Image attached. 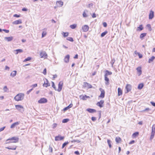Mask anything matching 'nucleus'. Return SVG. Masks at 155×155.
I'll return each instance as SVG.
<instances>
[{
    "instance_id": "nucleus-1",
    "label": "nucleus",
    "mask_w": 155,
    "mask_h": 155,
    "mask_svg": "<svg viewBox=\"0 0 155 155\" xmlns=\"http://www.w3.org/2000/svg\"><path fill=\"white\" fill-rule=\"evenodd\" d=\"M24 95L23 93L18 94L14 97V99L17 101H22L24 98Z\"/></svg>"
},
{
    "instance_id": "nucleus-2",
    "label": "nucleus",
    "mask_w": 155,
    "mask_h": 155,
    "mask_svg": "<svg viewBox=\"0 0 155 155\" xmlns=\"http://www.w3.org/2000/svg\"><path fill=\"white\" fill-rule=\"evenodd\" d=\"M16 108L20 112L22 113L24 111V109L23 106L21 105H16Z\"/></svg>"
},
{
    "instance_id": "nucleus-3",
    "label": "nucleus",
    "mask_w": 155,
    "mask_h": 155,
    "mask_svg": "<svg viewBox=\"0 0 155 155\" xmlns=\"http://www.w3.org/2000/svg\"><path fill=\"white\" fill-rule=\"evenodd\" d=\"M40 54L41 58H43L44 59L46 58L48 56L47 54L45 51L40 52Z\"/></svg>"
},
{
    "instance_id": "nucleus-4",
    "label": "nucleus",
    "mask_w": 155,
    "mask_h": 155,
    "mask_svg": "<svg viewBox=\"0 0 155 155\" xmlns=\"http://www.w3.org/2000/svg\"><path fill=\"white\" fill-rule=\"evenodd\" d=\"M12 143H16L18 142L19 138L18 137H14L10 138Z\"/></svg>"
},
{
    "instance_id": "nucleus-5",
    "label": "nucleus",
    "mask_w": 155,
    "mask_h": 155,
    "mask_svg": "<svg viewBox=\"0 0 155 155\" xmlns=\"http://www.w3.org/2000/svg\"><path fill=\"white\" fill-rule=\"evenodd\" d=\"M47 101L48 100L46 98H42L38 101V103L39 104H42L47 103Z\"/></svg>"
},
{
    "instance_id": "nucleus-6",
    "label": "nucleus",
    "mask_w": 155,
    "mask_h": 155,
    "mask_svg": "<svg viewBox=\"0 0 155 155\" xmlns=\"http://www.w3.org/2000/svg\"><path fill=\"white\" fill-rule=\"evenodd\" d=\"M63 85V83L62 81H60L58 84V88L57 89L56 91H57L58 92H60L61 90L62 87Z\"/></svg>"
},
{
    "instance_id": "nucleus-7",
    "label": "nucleus",
    "mask_w": 155,
    "mask_h": 155,
    "mask_svg": "<svg viewBox=\"0 0 155 155\" xmlns=\"http://www.w3.org/2000/svg\"><path fill=\"white\" fill-rule=\"evenodd\" d=\"M83 87H87L88 88H91L92 87V86L87 82L84 83Z\"/></svg>"
},
{
    "instance_id": "nucleus-8",
    "label": "nucleus",
    "mask_w": 155,
    "mask_h": 155,
    "mask_svg": "<svg viewBox=\"0 0 155 155\" xmlns=\"http://www.w3.org/2000/svg\"><path fill=\"white\" fill-rule=\"evenodd\" d=\"M125 89L126 90V91L125 92V93H127L130 91L131 89V85L129 84H127L126 87Z\"/></svg>"
},
{
    "instance_id": "nucleus-9",
    "label": "nucleus",
    "mask_w": 155,
    "mask_h": 155,
    "mask_svg": "<svg viewBox=\"0 0 155 155\" xmlns=\"http://www.w3.org/2000/svg\"><path fill=\"white\" fill-rule=\"evenodd\" d=\"M64 137L61 136L60 135H58V136H56L55 137V141L61 140H63Z\"/></svg>"
},
{
    "instance_id": "nucleus-10",
    "label": "nucleus",
    "mask_w": 155,
    "mask_h": 155,
    "mask_svg": "<svg viewBox=\"0 0 155 155\" xmlns=\"http://www.w3.org/2000/svg\"><path fill=\"white\" fill-rule=\"evenodd\" d=\"M100 91H101V94L99 97L102 98H103L104 97L105 95V91L101 88H100Z\"/></svg>"
},
{
    "instance_id": "nucleus-11",
    "label": "nucleus",
    "mask_w": 155,
    "mask_h": 155,
    "mask_svg": "<svg viewBox=\"0 0 155 155\" xmlns=\"http://www.w3.org/2000/svg\"><path fill=\"white\" fill-rule=\"evenodd\" d=\"M136 70L137 71V73L138 76H140L142 73L141 67H139L136 68Z\"/></svg>"
},
{
    "instance_id": "nucleus-12",
    "label": "nucleus",
    "mask_w": 155,
    "mask_h": 155,
    "mask_svg": "<svg viewBox=\"0 0 155 155\" xmlns=\"http://www.w3.org/2000/svg\"><path fill=\"white\" fill-rule=\"evenodd\" d=\"M46 81H45L43 84V86L45 87H47L50 86V84L48 82V80L47 79H45Z\"/></svg>"
},
{
    "instance_id": "nucleus-13",
    "label": "nucleus",
    "mask_w": 155,
    "mask_h": 155,
    "mask_svg": "<svg viewBox=\"0 0 155 155\" xmlns=\"http://www.w3.org/2000/svg\"><path fill=\"white\" fill-rule=\"evenodd\" d=\"M82 29L84 32L87 31L89 29V27L87 25H85L82 27Z\"/></svg>"
},
{
    "instance_id": "nucleus-14",
    "label": "nucleus",
    "mask_w": 155,
    "mask_h": 155,
    "mask_svg": "<svg viewBox=\"0 0 155 155\" xmlns=\"http://www.w3.org/2000/svg\"><path fill=\"white\" fill-rule=\"evenodd\" d=\"M104 101L103 100H101L100 101L98 102L96 105L97 106L100 107H103L102 104L104 103Z\"/></svg>"
},
{
    "instance_id": "nucleus-15",
    "label": "nucleus",
    "mask_w": 155,
    "mask_h": 155,
    "mask_svg": "<svg viewBox=\"0 0 155 155\" xmlns=\"http://www.w3.org/2000/svg\"><path fill=\"white\" fill-rule=\"evenodd\" d=\"M154 17V12L151 10L150 11L149 14V19H152Z\"/></svg>"
},
{
    "instance_id": "nucleus-16",
    "label": "nucleus",
    "mask_w": 155,
    "mask_h": 155,
    "mask_svg": "<svg viewBox=\"0 0 155 155\" xmlns=\"http://www.w3.org/2000/svg\"><path fill=\"white\" fill-rule=\"evenodd\" d=\"M20 122L19 121L17 122H16L14 123L13 124L11 125L10 126V128H14L15 126L18 125L20 124Z\"/></svg>"
},
{
    "instance_id": "nucleus-17",
    "label": "nucleus",
    "mask_w": 155,
    "mask_h": 155,
    "mask_svg": "<svg viewBox=\"0 0 155 155\" xmlns=\"http://www.w3.org/2000/svg\"><path fill=\"white\" fill-rule=\"evenodd\" d=\"M22 23V21L21 19H19L18 20H16L12 22V24L15 25H18Z\"/></svg>"
},
{
    "instance_id": "nucleus-18",
    "label": "nucleus",
    "mask_w": 155,
    "mask_h": 155,
    "mask_svg": "<svg viewBox=\"0 0 155 155\" xmlns=\"http://www.w3.org/2000/svg\"><path fill=\"white\" fill-rule=\"evenodd\" d=\"M70 58V56L69 54L67 55L64 58V60L66 63H68L69 62Z\"/></svg>"
},
{
    "instance_id": "nucleus-19",
    "label": "nucleus",
    "mask_w": 155,
    "mask_h": 155,
    "mask_svg": "<svg viewBox=\"0 0 155 155\" xmlns=\"http://www.w3.org/2000/svg\"><path fill=\"white\" fill-rule=\"evenodd\" d=\"M89 97V96H87L86 95H81L80 96V98L83 100H86V98Z\"/></svg>"
},
{
    "instance_id": "nucleus-20",
    "label": "nucleus",
    "mask_w": 155,
    "mask_h": 155,
    "mask_svg": "<svg viewBox=\"0 0 155 155\" xmlns=\"http://www.w3.org/2000/svg\"><path fill=\"white\" fill-rule=\"evenodd\" d=\"M13 37L11 36L8 37H5L4 39L5 40L7 41H12L13 39Z\"/></svg>"
},
{
    "instance_id": "nucleus-21",
    "label": "nucleus",
    "mask_w": 155,
    "mask_h": 155,
    "mask_svg": "<svg viewBox=\"0 0 155 155\" xmlns=\"http://www.w3.org/2000/svg\"><path fill=\"white\" fill-rule=\"evenodd\" d=\"M17 146L14 145L13 146H9V147H6V148L9 150H15L16 149Z\"/></svg>"
},
{
    "instance_id": "nucleus-22",
    "label": "nucleus",
    "mask_w": 155,
    "mask_h": 155,
    "mask_svg": "<svg viewBox=\"0 0 155 155\" xmlns=\"http://www.w3.org/2000/svg\"><path fill=\"white\" fill-rule=\"evenodd\" d=\"M73 106V104H70L68 106L64 108V109H63V110L64 111H66V110H68V109H69L71 107Z\"/></svg>"
},
{
    "instance_id": "nucleus-23",
    "label": "nucleus",
    "mask_w": 155,
    "mask_h": 155,
    "mask_svg": "<svg viewBox=\"0 0 155 155\" xmlns=\"http://www.w3.org/2000/svg\"><path fill=\"white\" fill-rule=\"evenodd\" d=\"M104 80L106 81L105 83L106 85H108L109 84V79L106 76H104Z\"/></svg>"
},
{
    "instance_id": "nucleus-24",
    "label": "nucleus",
    "mask_w": 155,
    "mask_h": 155,
    "mask_svg": "<svg viewBox=\"0 0 155 155\" xmlns=\"http://www.w3.org/2000/svg\"><path fill=\"white\" fill-rule=\"evenodd\" d=\"M86 110L89 112L90 113H93L94 112H95L96 111L94 109H92L91 108H88Z\"/></svg>"
},
{
    "instance_id": "nucleus-25",
    "label": "nucleus",
    "mask_w": 155,
    "mask_h": 155,
    "mask_svg": "<svg viewBox=\"0 0 155 155\" xmlns=\"http://www.w3.org/2000/svg\"><path fill=\"white\" fill-rule=\"evenodd\" d=\"M56 4L57 5H58V6L61 7L63 5V2L61 1H57Z\"/></svg>"
},
{
    "instance_id": "nucleus-26",
    "label": "nucleus",
    "mask_w": 155,
    "mask_h": 155,
    "mask_svg": "<svg viewBox=\"0 0 155 155\" xmlns=\"http://www.w3.org/2000/svg\"><path fill=\"white\" fill-rule=\"evenodd\" d=\"M122 91L120 88H118V94L119 96L122 95Z\"/></svg>"
},
{
    "instance_id": "nucleus-27",
    "label": "nucleus",
    "mask_w": 155,
    "mask_h": 155,
    "mask_svg": "<svg viewBox=\"0 0 155 155\" xmlns=\"http://www.w3.org/2000/svg\"><path fill=\"white\" fill-rule=\"evenodd\" d=\"M17 71H14L10 74V76L12 77L15 76L16 74Z\"/></svg>"
},
{
    "instance_id": "nucleus-28",
    "label": "nucleus",
    "mask_w": 155,
    "mask_h": 155,
    "mask_svg": "<svg viewBox=\"0 0 155 155\" xmlns=\"http://www.w3.org/2000/svg\"><path fill=\"white\" fill-rule=\"evenodd\" d=\"M112 74V72H111L110 71H109L108 70H106L105 71V74L104 75V76H106L107 77V76L108 75H111Z\"/></svg>"
},
{
    "instance_id": "nucleus-29",
    "label": "nucleus",
    "mask_w": 155,
    "mask_h": 155,
    "mask_svg": "<svg viewBox=\"0 0 155 155\" xmlns=\"http://www.w3.org/2000/svg\"><path fill=\"white\" fill-rule=\"evenodd\" d=\"M143 83H140L138 85L137 88L139 89H141L143 87Z\"/></svg>"
},
{
    "instance_id": "nucleus-30",
    "label": "nucleus",
    "mask_w": 155,
    "mask_h": 155,
    "mask_svg": "<svg viewBox=\"0 0 155 155\" xmlns=\"http://www.w3.org/2000/svg\"><path fill=\"white\" fill-rule=\"evenodd\" d=\"M146 35L147 33H145L141 34L140 36V38H141V39H143V37L145 36Z\"/></svg>"
},
{
    "instance_id": "nucleus-31",
    "label": "nucleus",
    "mask_w": 155,
    "mask_h": 155,
    "mask_svg": "<svg viewBox=\"0 0 155 155\" xmlns=\"http://www.w3.org/2000/svg\"><path fill=\"white\" fill-rule=\"evenodd\" d=\"M155 59V57L154 56H152L150 58H149L148 60V62L149 63H150L153 61Z\"/></svg>"
},
{
    "instance_id": "nucleus-32",
    "label": "nucleus",
    "mask_w": 155,
    "mask_h": 155,
    "mask_svg": "<svg viewBox=\"0 0 155 155\" xmlns=\"http://www.w3.org/2000/svg\"><path fill=\"white\" fill-rule=\"evenodd\" d=\"M143 29L142 25H140L139 27L137 28V30L139 31H141Z\"/></svg>"
},
{
    "instance_id": "nucleus-33",
    "label": "nucleus",
    "mask_w": 155,
    "mask_h": 155,
    "mask_svg": "<svg viewBox=\"0 0 155 155\" xmlns=\"http://www.w3.org/2000/svg\"><path fill=\"white\" fill-rule=\"evenodd\" d=\"M14 51H16V53H15L16 54H18L19 53L22 52L23 51V50L21 49H17L14 50Z\"/></svg>"
},
{
    "instance_id": "nucleus-34",
    "label": "nucleus",
    "mask_w": 155,
    "mask_h": 155,
    "mask_svg": "<svg viewBox=\"0 0 155 155\" xmlns=\"http://www.w3.org/2000/svg\"><path fill=\"white\" fill-rule=\"evenodd\" d=\"M116 142L117 143H119L120 141H121V139L119 137H116L115 138Z\"/></svg>"
},
{
    "instance_id": "nucleus-35",
    "label": "nucleus",
    "mask_w": 155,
    "mask_h": 155,
    "mask_svg": "<svg viewBox=\"0 0 155 155\" xmlns=\"http://www.w3.org/2000/svg\"><path fill=\"white\" fill-rule=\"evenodd\" d=\"M155 134V132L152 131L151 134V135H150V140H152L153 138L154 135V134Z\"/></svg>"
},
{
    "instance_id": "nucleus-36",
    "label": "nucleus",
    "mask_w": 155,
    "mask_h": 155,
    "mask_svg": "<svg viewBox=\"0 0 155 155\" xmlns=\"http://www.w3.org/2000/svg\"><path fill=\"white\" fill-rule=\"evenodd\" d=\"M107 142L109 145V147L110 148H111L112 147V145L111 144V141L110 140L108 139L107 140Z\"/></svg>"
},
{
    "instance_id": "nucleus-37",
    "label": "nucleus",
    "mask_w": 155,
    "mask_h": 155,
    "mask_svg": "<svg viewBox=\"0 0 155 155\" xmlns=\"http://www.w3.org/2000/svg\"><path fill=\"white\" fill-rule=\"evenodd\" d=\"M107 33V31H105L104 32L102 33L101 35V37H104Z\"/></svg>"
},
{
    "instance_id": "nucleus-38",
    "label": "nucleus",
    "mask_w": 155,
    "mask_h": 155,
    "mask_svg": "<svg viewBox=\"0 0 155 155\" xmlns=\"http://www.w3.org/2000/svg\"><path fill=\"white\" fill-rule=\"evenodd\" d=\"M69 120L68 119H65L63 120L62 122L63 123H66L68 122Z\"/></svg>"
},
{
    "instance_id": "nucleus-39",
    "label": "nucleus",
    "mask_w": 155,
    "mask_h": 155,
    "mask_svg": "<svg viewBox=\"0 0 155 155\" xmlns=\"http://www.w3.org/2000/svg\"><path fill=\"white\" fill-rule=\"evenodd\" d=\"M137 54L140 58H141L143 57V55L141 54L139 52L136 53V54Z\"/></svg>"
},
{
    "instance_id": "nucleus-40",
    "label": "nucleus",
    "mask_w": 155,
    "mask_h": 155,
    "mask_svg": "<svg viewBox=\"0 0 155 155\" xmlns=\"http://www.w3.org/2000/svg\"><path fill=\"white\" fill-rule=\"evenodd\" d=\"M76 27V24H73L70 26V27L72 29H74Z\"/></svg>"
},
{
    "instance_id": "nucleus-41",
    "label": "nucleus",
    "mask_w": 155,
    "mask_h": 155,
    "mask_svg": "<svg viewBox=\"0 0 155 155\" xmlns=\"http://www.w3.org/2000/svg\"><path fill=\"white\" fill-rule=\"evenodd\" d=\"M47 34L46 31H43L42 33V38L44 37Z\"/></svg>"
},
{
    "instance_id": "nucleus-42",
    "label": "nucleus",
    "mask_w": 155,
    "mask_h": 155,
    "mask_svg": "<svg viewBox=\"0 0 155 155\" xmlns=\"http://www.w3.org/2000/svg\"><path fill=\"white\" fill-rule=\"evenodd\" d=\"M69 142H65L63 143L62 146V148H63L64 147L66 146L67 144H68Z\"/></svg>"
},
{
    "instance_id": "nucleus-43",
    "label": "nucleus",
    "mask_w": 155,
    "mask_h": 155,
    "mask_svg": "<svg viewBox=\"0 0 155 155\" xmlns=\"http://www.w3.org/2000/svg\"><path fill=\"white\" fill-rule=\"evenodd\" d=\"M67 40L71 42H73L74 41L73 38H72L70 37H68L67 38Z\"/></svg>"
},
{
    "instance_id": "nucleus-44",
    "label": "nucleus",
    "mask_w": 155,
    "mask_h": 155,
    "mask_svg": "<svg viewBox=\"0 0 155 155\" xmlns=\"http://www.w3.org/2000/svg\"><path fill=\"white\" fill-rule=\"evenodd\" d=\"M10 143H12V142H11V141L10 140V138H9L6 140L5 143L8 144Z\"/></svg>"
},
{
    "instance_id": "nucleus-45",
    "label": "nucleus",
    "mask_w": 155,
    "mask_h": 155,
    "mask_svg": "<svg viewBox=\"0 0 155 155\" xmlns=\"http://www.w3.org/2000/svg\"><path fill=\"white\" fill-rule=\"evenodd\" d=\"M63 35L64 36V37H67L68 35V32H63Z\"/></svg>"
},
{
    "instance_id": "nucleus-46",
    "label": "nucleus",
    "mask_w": 155,
    "mask_h": 155,
    "mask_svg": "<svg viewBox=\"0 0 155 155\" xmlns=\"http://www.w3.org/2000/svg\"><path fill=\"white\" fill-rule=\"evenodd\" d=\"M115 60L114 58L112 59L111 61V64H112V66L113 67V65L114 64V62H115Z\"/></svg>"
},
{
    "instance_id": "nucleus-47",
    "label": "nucleus",
    "mask_w": 155,
    "mask_h": 155,
    "mask_svg": "<svg viewBox=\"0 0 155 155\" xmlns=\"http://www.w3.org/2000/svg\"><path fill=\"white\" fill-rule=\"evenodd\" d=\"M152 131L155 132V125L154 124L153 125Z\"/></svg>"
},
{
    "instance_id": "nucleus-48",
    "label": "nucleus",
    "mask_w": 155,
    "mask_h": 155,
    "mask_svg": "<svg viewBox=\"0 0 155 155\" xmlns=\"http://www.w3.org/2000/svg\"><path fill=\"white\" fill-rule=\"evenodd\" d=\"M52 87L56 91L57 89H56V88L55 86L54 83V82H53L52 81Z\"/></svg>"
},
{
    "instance_id": "nucleus-49",
    "label": "nucleus",
    "mask_w": 155,
    "mask_h": 155,
    "mask_svg": "<svg viewBox=\"0 0 155 155\" xmlns=\"http://www.w3.org/2000/svg\"><path fill=\"white\" fill-rule=\"evenodd\" d=\"M57 125V124L56 123L53 124V125H52L53 128V129L55 128L56 127Z\"/></svg>"
},
{
    "instance_id": "nucleus-50",
    "label": "nucleus",
    "mask_w": 155,
    "mask_h": 155,
    "mask_svg": "<svg viewBox=\"0 0 155 155\" xmlns=\"http://www.w3.org/2000/svg\"><path fill=\"white\" fill-rule=\"evenodd\" d=\"M31 59V58L30 57H28L27 58L25 59L24 61H28L30 60Z\"/></svg>"
},
{
    "instance_id": "nucleus-51",
    "label": "nucleus",
    "mask_w": 155,
    "mask_h": 155,
    "mask_svg": "<svg viewBox=\"0 0 155 155\" xmlns=\"http://www.w3.org/2000/svg\"><path fill=\"white\" fill-rule=\"evenodd\" d=\"M83 16L84 17L86 18L88 16L86 14V13H85V12H84L83 14Z\"/></svg>"
},
{
    "instance_id": "nucleus-52",
    "label": "nucleus",
    "mask_w": 155,
    "mask_h": 155,
    "mask_svg": "<svg viewBox=\"0 0 155 155\" xmlns=\"http://www.w3.org/2000/svg\"><path fill=\"white\" fill-rule=\"evenodd\" d=\"M3 90H4L5 92L7 91V90H8V89L6 86H5L4 87H3Z\"/></svg>"
},
{
    "instance_id": "nucleus-53",
    "label": "nucleus",
    "mask_w": 155,
    "mask_h": 155,
    "mask_svg": "<svg viewBox=\"0 0 155 155\" xmlns=\"http://www.w3.org/2000/svg\"><path fill=\"white\" fill-rule=\"evenodd\" d=\"M43 73L44 74V75H46V74H47V72H46V68H45L43 70Z\"/></svg>"
},
{
    "instance_id": "nucleus-54",
    "label": "nucleus",
    "mask_w": 155,
    "mask_h": 155,
    "mask_svg": "<svg viewBox=\"0 0 155 155\" xmlns=\"http://www.w3.org/2000/svg\"><path fill=\"white\" fill-rule=\"evenodd\" d=\"M147 27H148L149 28V30L150 31H151V27L150 25L148 24L147 25Z\"/></svg>"
},
{
    "instance_id": "nucleus-55",
    "label": "nucleus",
    "mask_w": 155,
    "mask_h": 155,
    "mask_svg": "<svg viewBox=\"0 0 155 155\" xmlns=\"http://www.w3.org/2000/svg\"><path fill=\"white\" fill-rule=\"evenodd\" d=\"M20 16V15H18L17 14H15L14 15H13V17H15L18 18V17H19Z\"/></svg>"
},
{
    "instance_id": "nucleus-56",
    "label": "nucleus",
    "mask_w": 155,
    "mask_h": 155,
    "mask_svg": "<svg viewBox=\"0 0 155 155\" xmlns=\"http://www.w3.org/2000/svg\"><path fill=\"white\" fill-rule=\"evenodd\" d=\"M5 128V127L4 126L0 128V132L3 130Z\"/></svg>"
},
{
    "instance_id": "nucleus-57",
    "label": "nucleus",
    "mask_w": 155,
    "mask_h": 155,
    "mask_svg": "<svg viewBox=\"0 0 155 155\" xmlns=\"http://www.w3.org/2000/svg\"><path fill=\"white\" fill-rule=\"evenodd\" d=\"M33 88H32L29 90V91H27V94H29L31 92V91L33 90Z\"/></svg>"
},
{
    "instance_id": "nucleus-58",
    "label": "nucleus",
    "mask_w": 155,
    "mask_h": 155,
    "mask_svg": "<svg viewBox=\"0 0 155 155\" xmlns=\"http://www.w3.org/2000/svg\"><path fill=\"white\" fill-rule=\"evenodd\" d=\"M37 86V84H35L32 85L31 87H32L33 88L36 87Z\"/></svg>"
},
{
    "instance_id": "nucleus-59",
    "label": "nucleus",
    "mask_w": 155,
    "mask_h": 155,
    "mask_svg": "<svg viewBox=\"0 0 155 155\" xmlns=\"http://www.w3.org/2000/svg\"><path fill=\"white\" fill-rule=\"evenodd\" d=\"M3 31L5 32L6 33H8L9 32V30H7L5 29H2Z\"/></svg>"
},
{
    "instance_id": "nucleus-60",
    "label": "nucleus",
    "mask_w": 155,
    "mask_h": 155,
    "mask_svg": "<svg viewBox=\"0 0 155 155\" xmlns=\"http://www.w3.org/2000/svg\"><path fill=\"white\" fill-rule=\"evenodd\" d=\"M135 143V141L134 140H133L131 141H130L129 142V144H132L133 143Z\"/></svg>"
},
{
    "instance_id": "nucleus-61",
    "label": "nucleus",
    "mask_w": 155,
    "mask_h": 155,
    "mask_svg": "<svg viewBox=\"0 0 155 155\" xmlns=\"http://www.w3.org/2000/svg\"><path fill=\"white\" fill-rule=\"evenodd\" d=\"M91 120L93 121H95L96 120V118L94 117H91Z\"/></svg>"
},
{
    "instance_id": "nucleus-62",
    "label": "nucleus",
    "mask_w": 155,
    "mask_h": 155,
    "mask_svg": "<svg viewBox=\"0 0 155 155\" xmlns=\"http://www.w3.org/2000/svg\"><path fill=\"white\" fill-rule=\"evenodd\" d=\"M74 153L77 155H79L80 154V153L78 151H75L74 152Z\"/></svg>"
},
{
    "instance_id": "nucleus-63",
    "label": "nucleus",
    "mask_w": 155,
    "mask_h": 155,
    "mask_svg": "<svg viewBox=\"0 0 155 155\" xmlns=\"http://www.w3.org/2000/svg\"><path fill=\"white\" fill-rule=\"evenodd\" d=\"M57 77V75L56 74H54L53 75V79L54 80L55 78H56Z\"/></svg>"
},
{
    "instance_id": "nucleus-64",
    "label": "nucleus",
    "mask_w": 155,
    "mask_h": 155,
    "mask_svg": "<svg viewBox=\"0 0 155 155\" xmlns=\"http://www.w3.org/2000/svg\"><path fill=\"white\" fill-rule=\"evenodd\" d=\"M150 103L152 104V105H153V106L155 107V102H153L151 101L150 102Z\"/></svg>"
}]
</instances>
